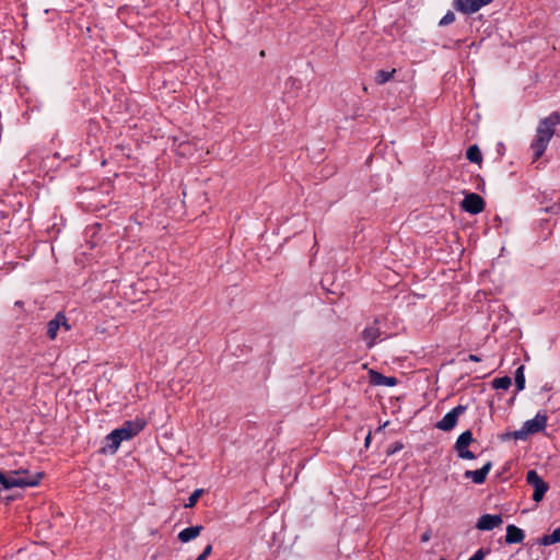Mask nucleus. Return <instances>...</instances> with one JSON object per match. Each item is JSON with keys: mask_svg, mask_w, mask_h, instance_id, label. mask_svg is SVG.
Returning <instances> with one entry per match:
<instances>
[{"mask_svg": "<svg viewBox=\"0 0 560 560\" xmlns=\"http://www.w3.org/2000/svg\"><path fill=\"white\" fill-rule=\"evenodd\" d=\"M548 416L545 410L538 411L533 419L525 421L520 430L506 433V438L526 440L528 435L545 431Z\"/></svg>", "mask_w": 560, "mask_h": 560, "instance_id": "obj_3", "label": "nucleus"}, {"mask_svg": "<svg viewBox=\"0 0 560 560\" xmlns=\"http://www.w3.org/2000/svg\"><path fill=\"white\" fill-rule=\"evenodd\" d=\"M503 523L501 514H482L477 523L476 528L482 532H489Z\"/></svg>", "mask_w": 560, "mask_h": 560, "instance_id": "obj_11", "label": "nucleus"}, {"mask_svg": "<svg viewBox=\"0 0 560 560\" xmlns=\"http://www.w3.org/2000/svg\"><path fill=\"white\" fill-rule=\"evenodd\" d=\"M524 538H525V533L522 528L517 527L514 524H510L506 526L505 544H508V545L521 544V542H523Z\"/></svg>", "mask_w": 560, "mask_h": 560, "instance_id": "obj_15", "label": "nucleus"}, {"mask_svg": "<svg viewBox=\"0 0 560 560\" xmlns=\"http://www.w3.org/2000/svg\"><path fill=\"white\" fill-rule=\"evenodd\" d=\"M466 159L471 163L480 165L482 163V153L480 148L477 144L469 145L466 151Z\"/></svg>", "mask_w": 560, "mask_h": 560, "instance_id": "obj_17", "label": "nucleus"}, {"mask_svg": "<svg viewBox=\"0 0 560 560\" xmlns=\"http://www.w3.org/2000/svg\"><path fill=\"white\" fill-rule=\"evenodd\" d=\"M371 439H372V434H371V431L368 433L366 438H365V447H369L370 443H371Z\"/></svg>", "mask_w": 560, "mask_h": 560, "instance_id": "obj_34", "label": "nucleus"}, {"mask_svg": "<svg viewBox=\"0 0 560 560\" xmlns=\"http://www.w3.org/2000/svg\"><path fill=\"white\" fill-rule=\"evenodd\" d=\"M526 482L534 488L533 500L535 502H540L549 489L548 482H546L534 469L527 471Z\"/></svg>", "mask_w": 560, "mask_h": 560, "instance_id": "obj_5", "label": "nucleus"}, {"mask_svg": "<svg viewBox=\"0 0 560 560\" xmlns=\"http://www.w3.org/2000/svg\"><path fill=\"white\" fill-rule=\"evenodd\" d=\"M490 552L489 548H479L468 560H485Z\"/></svg>", "mask_w": 560, "mask_h": 560, "instance_id": "obj_26", "label": "nucleus"}, {"mask_svg": "<svg viewBox=\"0 0 560 560\" xmlns=\"http://www.w3.org/2000/svg\"><path fill=\"white\" fill-rule=\"evenodd\" d=\"M378 323L380 320L375 318L373 325L365 327L361 334L362 339L365 341L368 348L374 347L377 338L381 336Z\"/></svg>", "mask_w": 560, "mask_h": 560, "instance_id": "obj_14", "label": "nucleus"}, {"mask_svg": "<svg viewBox=\"0 0 560 560\" xmlns=\"http://www.w3.org/2000/svg\"><path fill=\"white\" fill-rule=\"evenodd\" d=\"M483 198L476 192H468L460 202V208L469 214H479L485 210Z\"/></svg>", "mask_w": 560, "mask_h": 560, "instance_id": "obj_9", "label": "nucleus"}, {"mask_svg": "<svg viewBox=\"0 0 560 560\" xmlns=\"http://www.w3.org/2000/svg\"><path fill=\"white\" fill-rule=\"evenodd\" d=\"M475 442L472 432L470 430H466L460 433L454 444V450L457 452V456L462 459H475L476 455L468 450V446Z\"/></svg>", "mask_w": 560, "mask_h": 560, "instance_id": "obj_4", "label": "nucleus"}, {"mask_svg": "<svg viewBox=\"0 0 560 560\" xmlns=\"http://www.w3.org/2000/svg\"><path fill=\"white\" fill-rule=\"evenodd\" d=\"M536 542L541 546H550L556 544L555 540L552 539V534L541 536L540 538L537 539Z\"/></svg>", "mask_w": 560, "mask_h": 560, "instance_id": "obj_28", "label": "nucleus"}, {"mask_svg": "<svg viewBox=\"0 0 560 560\" xmlns=\"http://www.w3.org/2000/svg\"><path fill=\"white\" fill-rule=\"evenodd\" d=\"M511 385H512V378L510 376H508V375H504V376H501V377H495L491 382V386L494 389L506 390V389L510 388Z\"/></svg>", "mask_w": 560, "mask_h": 560, "instance_id": "obj_20", "label": "nucleus"}, {"mask_svg": "<svg viewBox=\"0 0 560 560\" xmlns=\"http://www.w3.org/2000/svg\"><path fill=\"white\" fill-rule=\"evenodd\" d=\"M60 328H63L65 331H69L71 329V325L68 322V318L63 312H58L52 319H50L46 325V336L49 340H55L58 336V331Z\"/></svg>", "mask_w": 560, "mask_h": 560, "instance_id": "obj_7", "label": "nucleus"}, {"mask_svg": "<svg viewBox=\"0 0 560 560\" xmlns=\"http://www.w3.org/2000/svg\"><path fill=\"white\" fill-rule=\"evenodd\" d=\"M552 539L556 544L560 542V526L557 527L552 533Z\"/></svg>", "mask_w": 560, "mask_h": 560, "instance_id": "obj_32", "label": "nucleus"}, {"mask_svg": "<svg viewBox=\"0 0 560 560\" xmlns=\"http://www.w3.org/2000/svg\"><path fill=\"white\" fill-rule=\"evenodd\" d=\"M301 86V81L296 78H293V77H290L287 81H285V88H290V89H300Z\"/></svg>", "mask_w": 560, "mask_h": 560, "instance_id": "obj_29", "label": "nucleus"}, {"mask_svg": "<svg viewBox=\"0 0 560 560\" xmlns=\"http://www.w3.org/2000/svg\"><path fill=\"white\" fill-rule=\"evenodd\" d=\"M540 211H544V212L550 213V214H560V203L555 202L551 206H548L546 208H540Z\"/></svg>", "mask_w": 560, "mask_h": 560, "instance_id": "obj_27", "label": "nucleus"}, {"mask_svg": "<svg viewBox=\"0 0 560 560\" xmlns=\"http://www.w3.org/2000/svg\"><path fill=\"white\" fill-rule=\"evenodd\" d=\"M11 475H16V476L18 475H24V476L19 477V478L20 479H24V480H31V481L32 480H36L37 481V486H38L45 474L43 471H37L35 474H31L26 469H19V470L11 471Z\"/></svg>", "mask_w": 560, "mask_h": 560, "instance_id": "obj_18", "label": "nucleus"}, {"mask_svg": "<svg viewBox=\"0 0 560 560\" xmlns=\"http://www.w3.org/2000/svg\"><path fill=\"white\" fill-rule=\"evenodd\" d=\"M439 560H446V559H444V558H441V559H439Z\"/></svg>", "mask_w": 560, "mask_h": 560, "instance_id": "obj_38", "label": "nucleus"}, {"mask_svg": "<svg viewBox=\"0 0 560 560\" xmlns=\"http://www.w3.org/2000/svg\"><path fill=\"white\" fill-rule=\"evenodd\" d=\"M466 410L467 406L464 405L454 407L440 421L435 423V428L444 432L453 430L457 425L459 416H462Z\"/></svg>", "mask_w": 560, "mask_h": 560, "instance_id": "obj_6", "label": "nucleus"}, {"mask_svg": "<svg viewBox=\"0 0 560 560\" xmlns=\"http://www.w3.org/2000/svg\"><path fill=\"white\" fill-rule=\"evenodd\" d=\"M36 480H24L20 479L15 476H8L3 470H0V487L4 490H9L12 488H27V487H36Z\"/></svg>", "mask_w": 560, "mask_h": 560, "instance_id": "obj_10", "label": "nucleus"}, {"mask_svg": "<svg viewBox=\"0 0 560 560\" xmlns=\"http://www.w3.org/2000/svg\"><path fill=\"white\" fill-rule=\"evenodd\" d=\"M388 423H389V422H388V421H386L383 425H380V427L377 428V431H382V430H383V429H384Z\"/></svg>", "mask_w": 560, "mask_h": 560, "instance_id": "obj_35", "label": "nucleus"}, {"mask_svg": "<svg viewBox=\"0 0 560 560\" xmlns=\"http://www.w3.org/2000/svg\"><path fill=\"white\" fill-rule=\"evenodd\" d=\"M560 124V114L558 112L551 113L549 116L542 118L536 130L535 139L533 140L530 148L533 150V160H539L552 138L556 131V127Z\"/></svg>", "mask_w": 560, "mask_h": 560, "instance_id": "obj_2", "label": "nucleus"}, {"mask_svg": "<svg viewBox=\"0 0 560 560\" xmlns=\"http://www.w3.org/2000/svg\"><path fill=\"white\" fill-rule=\"evenodd\" d=\"M432 532L431 529H427L420 537L421 542H428L431 539Z\"/></svg>", "mask_w": 560, "mask_h": 560, "instance_id": "obj_31", "label": "nucleus"}, {"mask_svg": "<svg viewBox=\"0 0 560 560\" xmlns=\"http://www.w3.org/2000/svg\"><path fill=\"white\" fill-rule=\"evenodd\" d=\"M9 211L0 209V234L10 232Z\"/></svg>", "mask_w": 560, "mask_h": 560, "instance_id": "obj_22", "label": "nucleus"}, {"mask_svg": "<svg viewBox=\"0 0 560 560\" xmlns=\"http://www.w3.org/2000/svg\"><path fill=\"white\" fill-rule=\"evenodd\" d=\"M196 560H206L205 558L198 556Z\"/></svg>", "mask_w": 560, "mask_h": 560, "instance_id": "obj_37", "label": "nucleus"}, {"mask_svg": "<svg viewBox=\"0 0 560 560\" xmlns=\"http://www.w3.org/2000/svg\"><path fill=\"white\" fill-rule=\"evenodd\" d=\"M492 468V462H487L480 469L477 470H466L464 472V477L467 479H471V481L476 485H482L487 480V476Z\"/></svg>", "mask_w": 560, "mask_h": 560, "instance_id": "obj_12", "label": "nucleus"}, {"mask_svg": "<svg viewBox=\"0 0 560 560\" xmlns=\"http://www.w3.org/2000/svg\"><path fill=\"white\" fill-rule=\"evenodd\" d=\"M467 360L472 361V362H480V361H481V358H480V357H478L477 354H472V353H470V354L468 355V359H467Z\"/></svg>", "mask_w": 560, "mask_h": 560, "instance_id": "obj_33", "label": "nucleus"}, {"mask_svg": "<svg viewBox=\"0 0 560 560\" xmlns=\"http://www.w3.org/2000/svg\"><path fill=\"white\" fill-rule=\"evenodd\" d=\"M203 489H196L195 491H192L187 502L185 503V508H194L197 504L199 498L203 494Z\"/></svg>", "mask_w": 560, "mask_h": 560, "instance_id": "obj_23", "label": "nucleus"}, {"mask_svg": "<svg viewBox=\"0 0 560 560\" xmlns=\"http://www.w3.org/2000/svg\"><path fill=\"white\" fill-rule=\"evenodd\" d=\"M202 530H203L202 525H195V526L186 527L178 533L177 538L180 542L186 544V542H189V541L194 540L195 538H197Z\"/></svg>", "mask_w": 560, "mask_h": 560, "instance_id": "obj_16", "label": "nucleus"}, {"mask_svg": "<svg viewBox=\"0 0 560 560\" xmlns=\"http://www.w3.org/2000/svg\"><path fill=\"white\" fill-rule=\"evenodd\" d=\"M405 447L404 443L400 442V441H396L394 443H392L387 450H386V455L387 456H393L395 455L396 453L400 452L402 448Z\"/></svg>", "mask_w": 560, "mask_h": 560, "instance_id": "obj_24", "label": "nucleus"}, {"mask_svg": "<svg viewBox=\"0 0 560 560\" xmlns=\"http://www.w3.org/2000/svg\"><path fill=\"white\" fill-rule=\"evenodd\" d=\"M212 552V545H207L205 547V549L202 550V552L199 555L200 557L207 559Z\"/></svg>", "mask_w": 560, "mask_h": 560, "instance_id": "obj_30", "label": "nucleus"}, {"mask_svg": "<svg viewBox=\"0 0 560 560\" xmlns=\"http://www.w3.org/2000/svg\"><path fill=\"white\" fill-rule=\"evenodd\" d=\"M370 383L374 386H387L393 387L398 384V378L395 376H386L378 371H369Z\"/></svg>", "mask_w": 560, "mask_h": 560, "instance_id": "obj_13", "label": "nucleus"}, {"mask_svg": "<svg viewBox=\"0 0 560 560\" xmlns=\"http://www.w3.org/2000/svg\"><path fill=\"white\" fill-rule=\"evenodd\" d=\"M396 73V69H392L390 71L387 70H377L375 73V83L378 85H383L387 83L389 80L393 79L394 74Z\"/></svg>", "mask_w": 560, "mask_h": 560, "instance_id": "obj_19", "label": "nucleus"}, {"mask_svg": "<svg viewBox=\"0 0 560 560\" xmlns=\"http://www.w3.org/2000/svg\"><path fill=\"white\" fill-rule=\"evenodd\" d=\"M524 370H525L524 365H520L515 371L514 380H515L516 392H521L525 388L526 380H525Z\"/></svg>", "mask_w": 560, "mask_h": 560, "instance_id": "obj_21", "label": "nucleus"}, {"mask_svg": "<svg viewBox=\"0 0 560 560\" xmlns=\"http://www.w3.org/2000/svg\"><path fill=\"white\" fill-rule=\"evenodd\" d=\"M148 422L143 417H136L133 420H127L121 427L113 430L106 435L107 444L103 448V452H109L115 454L122 441H128L137 436L141 431L144 430Z\"/></svg>", "mask_w": 560, "mask_h": 560, "instance_id": "obj_1", "label": "nucleus"}, {"mask_svg": "<svg viewBox=\"0 0 560 560\" xmlns=\"http://www.w3.org/2000/svg\"><path fill=\"white\" fill-rule=\"evenodd\" d=\"M493 0H453V8L463 14L471 15L481 8L489 5Z\"/></svg>", "mask_w": 560, "mask_h": 560, "instance_id": "obj_8", "label": "nucleus"}, {"mask_svg": "<svg viewBox=\"0 0 560 560\" xmlns=\"http://www.w3.org/2000/svg\"><path fill=\"white\" fill-rule=\"evenodd\" d=\"M456 16H455V13L453 11H447L445 13V15L440 20L439 22V26L443 27V26H447L450 24H452L454 21H455Z\"/></svg>", "mask_w": 560, "mask_h": 560, "instance_id": "obj_25", "label": "nucleus"}, {"mask_svg": "<svg viewBox=\"0 0 560 560\" xmlns=\"http://www.w3.org/2000/svg\"><path fill=\"white\" fill-rule=\"evenodd\" d=\"M502 149H504V145H503V143H501V142H500V143L498 144V151L500 152V150H502Z\"/></svg>", "mask_w": 560, "mask_h": 560, "instance_id": "obj_36", "label": "nucleus"}]
</instances>
